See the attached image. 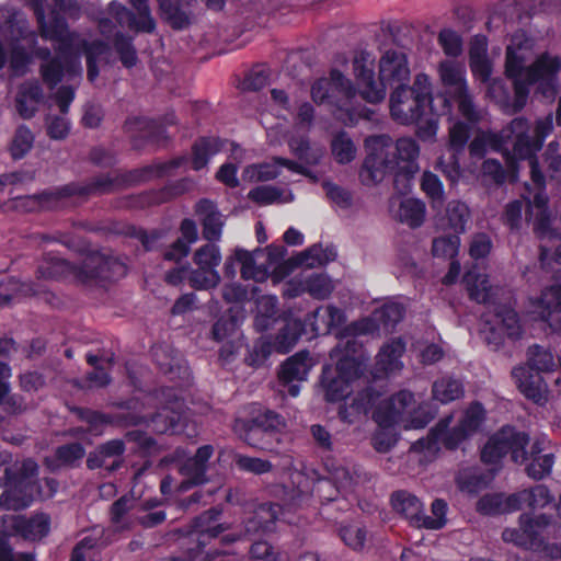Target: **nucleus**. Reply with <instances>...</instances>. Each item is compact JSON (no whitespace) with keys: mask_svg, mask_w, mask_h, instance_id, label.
Listing matches in <instances>:
<instances>
[{"mask_svg":"<svg viewBox=\"0 0 561 561\" xmlns=\"http://www.w3.org/2000/svg\"><path fill=\"white\" fill-rule=\"evenodd\" d=\"M35 12L41 24L42 35L55 43L56 57L47 59L41 67L44 81L56 85L66 76H80L82 68L80 64L81 51L87 55L88 77L93 81L99 75L95 61L99 56L106 51V46L101 42H94L88 46L79 35L69 33L64 21L54 12L46 18L42 8L36 2Z\"/></svg>","mask_w":561,"mask_h":561,"instance_id":"1","label":"nucleus"},{"mask_svg":"<svg viewBox=\"0 0 561 561\" xmlns=\"http://www.w3.org/2000/svg\"><path fill=\"white\" fill-rule=\"evenodd\" d=\"M428 76L419 73L413 87L394 89L390 98V111L394 121L408 125L419 122L417 136L433 140L438 130V117L449 112V102L444 95L432 96Z\"/></svg>","mask_w":561,"mask_h":561,"instance_id":"2","label":"nucleus"},{"mask_svg":"<svg viewBox=\"0 0 561 561\" xmlns=\"http://www.w3.org/2000/svg\"><path fill=\"white\" fill-rule=\"evenodd\" d=\"M353 76L358 96L368 103H379L386 98V87L407 85L410 68L407 56L398 50H387L379 60V79L375 78V57L360 51L353 59Z\"/></svg>","mask_w":561,"mask_h":561,"instance_id":"3","label":"nucleus"},{"mask_svg":"<svg viewBox=\"0 0 561 561\" xmlns=\"http://www.w3.org/2000/svg\"><path fill=\"white\" fill-rule=\"evenodd\" d=\"M367 157L360 176L366 184H376L394 171L413 175L417 172L416 160L420 147L412 138H400L396 144V156L388 136H373L366 139Z\"/></svg>","mask_w":561,"mask_h":561,"instance_id":"4","label":"nucleus"},{"mask_svg":"<svg viewBox=\"0 0 561 561\" xmlns=\"http://www.w3.org/2000/svg\"><path fill=\"white\" fill-rule=\"evenodd\" d=\"M533 41L524 33H517L513 36L511 44L506 49L505 72L506 76L514 79L515 99L512 104L507 103V92L501 81H493L490 84V95L508 112L520 111L527 101L528 89L524 83L526 61L530 58L533 50Z\"/></svg>","mask_w":561,"mask_h":561,"instance_id":"5","label":"nucleus"},{"mask_svg":"<svg viewBox=\"0 0 561 561\" xmlns=\"http://www.w3.org/2000/svg\"><path fill=\"white\" fill-rule=\"evenodd\" d=\"M434 413L427 404H416L411 392L400 391L385 401L375 412L378 426L419 430L427 425Z\"/></svg>","mask_w":561,"mask_h":561,"instance_id":"6","label":"nucleus"},{"mask_svg":"<svg viewBox=\"0 0 561 561\" xmlns=\"http://www.w3.org/2000/svg\"><path fill=\"white\" fill-rule=\"evenodd\" d=\"M552 129L553 117L551 114L536 122L533 134H530V125L525 118H515L510 125L511 134L514 136V156L518 159H529L535 192H543L545 179L533 156L541 149L545 138Z\"/></svg>","mask_w":561,"mask_h":561,"instance_id":"7","label":"nucleus"},{"mask_svg":"<svg viewBox=\"0 0 561 561\" xmlns=\"http://www.w3.org/2000/svg\"><path fill=\"white\" fill-rule=\"evenodd\" d=\"M451 417H446L431 431L427 439H419L412 445L415 451L428 450L434 453L438 449V444L442 443L447 448H455L461 442L473 435L484 421V409L474 403L470 405L458 420V424L449 432L447 427L450 424Z\"/></svg>","mask_w":561,"mask_h":561,"instance_id":"8","label":"nucleus"},{"mask_svg":"<svg viewBox=\"0 0 561 561\" xmlns=\"http://www.w3.org/2000/svg\"><path fill=\"white\" fill-rule=\"evenodd\" d=\"M111 265L123 268L122 265L106 261L101 255H91L84 260L81 267H75L62 259L49 253L38 264L37 278L55 280L72 276L76 280L87 284L99 277L108 278L107 271Z\"/></svg>","mask_w":561,"mask_h":561,"instance_id":"9","label":"nucleus"},{"mask_svg":"<svg viewBox=\"0 0 561 561\" xmlns=\"http://www.w3.org/2000/svg\"><path fill=\"white\" fill-rule=\"evenodd\" d=\"M529 367H516L513 371V378L518 389L535 402H541L546 399L547 388L540 377V371H550L554 367L552 354L539 346L529 348Z\"/></svg>","mask_w":561,"mask_h":561,"instance_id":"10","label":"nucleus"},{"mask_svg":"<svg viewBox=\"0 0 561 561\" xmlns=\"http://www.w3.org/2000/svg\"><path fill=\"white\" fill-rule=\"evenodd\" d=\"M358 95L357 83L355 85L339 70H332L330 78L316 80L311 85V98L318 104L329 103L339 106L340 111L347 112V105ZM336 117L344 123L353 121L348 114L336 113Z\"/></svg>","mask_w":561,"mask_h":561,"instance_id":"11","label":"nucleus"},{"mask_svg":"<svg viewBox=\"0 0 561 561\" xmlns=\"http://www.w3.org/2000/svg\"><path fill=\"white\" fill-rule=\"evenodd\" d=\"M222 260L220 248L208 243L199 247L192 256L193 267L188 268V284L199 290L216 288L220 283L217 267Z\"/></svg>","mask_w":561,"mask_h":561,"instance_id":"12","label":"nucleus"},{"mask_svg":"<svg viewBox=\"0 0 561 561\" xmlns=\"http://www.w3.org/2000/svg\"><path fill=\"white\" fill-rule=\"evenodd\" d=\"M360 374V364L350 356L340 358L335 369L325 368L322 379L325 399L330 402L345 399L353 391L352 383Z\"/></svg>","mask_w":561,"mask_h":561,"instance_id":"13","label":"nucleus"},{"mask_svg":"<svg viewBox=\"0 0 561 561\" xmlns=\"http://www.w3.org/2000/svg\"><path fill=\"white\" fill-rule=\"evenodd\" d=\"M528 437L524 433L515 432L512 427H505L494 434L482 450V460L485 463H496L506 453H512L515 462L526 460L525 447Z\"/></svg>","mask_w":561,"mask_h":561,"instance_id":"14","label":"nucleus"},{"mask_svg":"<svg viewBox=\"0 0 561 561\" xmlns=\"http://www.w3.org/2000/svg\"><path fill=\"white\" fill-rule=\"evenodd\" d=\"M531 208V214L536 209L537 224L536 232L541 240V260H546L550 255V251L554 249V257L561 263V232L550 229L546 225V211L548 198L545 192H535L533 198L530 193L525 196Z\"/></svg>","mask_w":561,"mask_h":561,"instance_id":"15","label":"nucleus"},{"mask_svg":"<svg viewBox=\"0 0 561 561\" xmlns=\"http://www.w3.org/2000/svg\"><path fill=\"white\" fill-rule=\"evenodd\" d=\"M483 332L489 344L499 346L503 336L516 339L522 334V325L517 313L507 307L489 314L484 321Z\"/></svg>","mask_w":561,"mask_h":561,"instance_id":"16","label":"nucleus"},{"mask_svg":"<svg viewBox=\"0 0 561 561\" xmlns=\"http://www.w3.org/2000/svg\"><path fill=\"white\" fill-rule=\"evenodd\" d=\"M561 69V59L557 55L543 53L525 70L524 83L529 85L539 83L546 92H554L558 73Z\"/></svg>","mask_w":561,"mask_h":561,"instance_id":"17","label":"nucleus"},{"mask_svg":"<svg viewBox=\"0 0 561 561\" xmlns=\"http://www.w3.org/2000/svg\"><path fill=\"white\" fill-rule=\"evenodd\" d=\"M403 317V307L398 302H386L381 308L376 309L371 317L365 318L353 324L355 334L374 333L381 328L389 330Z\"/></svg>","mask_w":561,"mask_h":561,"instance_id":"18","label":"nucleus"},{"mask_svg":"<svg viewBox=\"0 0 561 561\" xmlns=\"http://www.w3.org/2000/svg\"><path fill=\"white\" fill-rule=\"evenodd\" d=\"M211 455L213 447L206 445L198 448L193 458H187L184 461L179 458V470L184 477V480L176 486L180 493L187 491L193 485L205 482L206 463Z\"/></svg>","mask_w":561,"mask_h":561,"instance_id":"19","label":"nucleus"},{"mask_svg":"<svg viewBox=\"0 0 561 561\" xmlns=\"http://www.w3.org/2000/svg\"><path fill=\"white\" fill-rule=\"evenodd\" d=\"M550 524V520L545 515L537 517H529L523 515L520 517L519 529H505L503 531V539L507 542H514L519 546L533 547L534 541Z\"/></svg>","mask_w":561,"mask_h":561,"instance_id":"20","label":"nucleus"},{"mask_svg":"<svg viewBox=\"0 0 561 561\" xmlns=\"http://www.w3.org/2000/svg\"><path fill=\"white\" fill-rule=\"evenodd\" d=\"M390 213L398 221L417 228L425 220L426 206L417 198L394 196L390 199Z\"/></svg>","mask_w":561,"mask_h":561,"instance_id":"21","label":"nucleus"},{"mask_svg":"<svg viewBox=\"0 0 561 561\" xmlns=\"http://www.w3.org/2000/svg\"><path fill=\"white\" fill-rule=\"evenodd\" d=\"M280 165L286 167L293 172L301 173L310 178L313 182L318 181V178L308 172L305 168L286 159H276L273 162L249 165L244 169L242 176L250 182L272 180L279 174L278 169Z\"/></svg>","mask_w":561,"mask_h":561,"instance_id":"22","label":"nucleus"},{"mask_svg":"<svg viewBox=\"0 0 561 561\" xmlns=\"http://www.w3.org/2000/svg\"><path fill=\"white\" fill-rule=\"evenodd\" d=\"M75 98V92L71 88L62 87L55 95L56 103L61 112V115H48L46 121L47 133L53 139H62L69 133V122L65 114L69 104Z\"/></svg>","mask_w":561,"mask_h":561,"instance_id":"23","label":"nucleus"},{"mask_svg":"<svg viewBox=\"0 0 561 561\" xmlns=\"http://www.w3.org/2000/svg\"><path fill=\"white\" fill-rule=\"evenodd\" d=\"M333 290L332 280L322 274L310 276L304 280L294 279L285 289V295L295 297L301 293H309L312 297L318 299L327 298Z\"/></svg>","mask_w":561,"mask_h":561,"instance_id":"24","label":"nucleus"},{"mask_svg":"<svg viewBox=\"0 0 561 561\" xmlns=\"http://www.w3.org/2000/svg\"><path fill=\"white\" fill-rule=\"evenodd\" d=\"M305 332L304 324L297 319H289L283 328L279 329L273 343L261 345V352L266 357L275 351L282 354L288 353L297 343L300 335Z\"/></svg>","mask_w":561,"mask_h":561,"instance_id":"25","label":"nucleus"},{"mask_svg":"<svg viewBox=\"0 0 561 561\" xmlns=\"http://www.w3.org/2000/svg\"><path fill=\"white\" fill-rule=\"evenodd\" d=\"M183 403L174 402L172 405L161 408L151 419L150 427L156 433H181L183 431L182 420L184 414L182 411Z\"/></svg>","mask_w":561,"mask_h":561,"instance_id":"26","label":"nucleus"},{"mask_svg":"<svg viewBox=\"0 0 561 561\" xmlns=\"http://www.w3.org/2000/svg\"><path fill=\"white\" fill-rule=\"evenodd\" d=\"M196 213L202 221L203 237L208 241L220 240L225 221L216 206L209 201H201Z\"/></svg>","mask_w":561,"mask_h":561,"instance_id":"27","label":"nucleus"},{"mask_svg":"<svg viewBox=\"0 0 561 561\" xmlns=\"http://www.w3.org/2000/svg\"><path fill=\"white\" fill-rule=\"evenodd\" d=\"M12 531L5 530L8 535L12 533L21 534L25 539L36 540L47 535L49 530V519L46 515H36L33 518L25 519L23 517L10 518Z\"/></svg>","mask_w":561,"mask_h":561,"instance_id":"28","label":"nucleus"},{"mask_svg":"<svg viewBox=\"0 0 561 561\" xmlns=\"http://www.w3.org/2000/svg\"><path fill=\"white\" fill-rule=\"evenodd\" d=\"M442 84L450 93L463 92L467 88L463 65L455 60L440 61L437 68Z\"/></svg>","mask_w":561,"mask_h":561,"instance_id":"29","label":"nucleus"},{"mask_svg":"<svg viewBox=\"0 0 561 561\" xmlns=\"http://www.w3.org/2000/svg\"><path fill=\"white\" fill-rule=\"evenodd\" d=\"M396 512L403 515L413 526L423 527V504L410 493L398 492L392 496Z\"/></svg>","mask_w":561,"mask_h":561,"instance_id":"30","label":"nucleus"},{"mask_svg":"<svg viewBox=\"0 0 561 561\" xmlns=\"http://www.w3.org/2000/svg\"><path fill=\"white\" fill-rule=\"evenodd\" d=\"M312 366L313 360L308 353H298L288 358L282 366L279 379L284 383H289L295 380L302 381L307 378Z\"/></svg>","mask_w":561,"mask_h":561,"instance_id":"31","label":"nucleus"},{"mask_svg":"<svg viewBox=\"0 0 561 561\" xmlns=\"http://www.w3.org/2000/svg\"><path fill=\"white\" fill-rule=\"evenodd\" d=\"M28 489H33V485L24 480L19 481L0 496V506L13 511L27 507L34 500L33 492Z\"/></svg>","mask_w":561,"mask_h":561,"instance_id":"32","label":"nucleus"},{"mask_svg":"<svg viewBox=\"0 0 561 561\" xmlns=\"http://www.w3.org/2000/svg\"><path fill=\"white\" fill-rule=\"evenodd\" d=\"M139 14V19H131L129 13L124 7L117 3H112L111 9L117 15H124L128 19L129 25L138 31L151 32L154 28V21L150 14V9L147 0H129ZM119 23H123V16H118Z\"/></svg>","mask_w":561,"mask_h":561,"instance_id":"33","label":"nucleus"},{"mask_svg":"<svg viewBox=\"0 0 561 561\" xmlns=\"http://www.w3.org/2000/svg\"><path fill=\"white\" fill-rule=\"evenodd\" d=\"M477 510L484 515L510 513L518 510V497L515 494H488L479 500Z\"/></svg>","mask_w":561,"mask_h":561,"instance_id":"34","label":"nucleus"},{"mask_svg":"<svg viewBox=\"0 0 561 561\" xmlns=\"http://www.w3.org/2000/svg\"><path fill=\"white\" fill-rule=\"evenodd\" d=\"M404 351L405 345L400 339L386 343L377 355V367L386 374L400 370L402 367L400 358Z\"/></svg>","mask_w":561,"mask_h":561,"instance_id":"35","label":"nucleus"},{"mask_svg":"<svg viewBox=\"0 0 561 561\" xmlns=\"http://www.w3.org/2000/svg\"><path fill=\"white\" fill-rule=\"evenodd\" d=\"M536 317L548 320L553 313H561V285H553L542 291L541 296L531 300Z\"/></svg>","mask_w":561,"mask_h":561,"instance_id":"36","label":"nucleus"},{"mask_svg":"<svg viewBox=\"0 0 561 561\" xmlns=\"http://www.w3.org/2000/svg\"><path fill=\"white\" fill-rule=\"evenodd\" d=\"M470 219V210L466 204L459 201L448 203L446 214L442 218V228L451 230L455 233L465 232Z\"/></svg>","mask_w":561,"mask_h":561,"instance_id":"37","label":"nucleus"},{"mask_svg":"<svg viewBox=\"0 0 561 561\" xmlns=\"http://www.w3.org/2000/svg\"><path fill=\"white\" fill-rule=\"evenodd\" d=\"M234 431L239 436L245 440L249 445L272 450L265 438L270 437L272 433L263 424L247 423L244 421H237Z\"/></svg>","mask_w":561,"mask_h":561,"instance_id":"38","label":"nucleus"},{"mask_svg":"<svg viewBox=\"0 0 561 561\" xmlns=\"http://www.w3.org/2000/svg\"><path fill=\"white\" fill-rule=\"evenodd\" d=\"M46 295V290L35 287L31 283H22L12 277H5L0 280V304L10 301L18 296H38Z\"/></svg>","mask_w":561,"mask_h":561,"instance_id":"39","label":"nucleus"},{"mask_svg":"<svg viewBox=\"0 0 561 561\" xmlns=\"http://www.w3.org/2000/svg\"><path fill=\"white\" fill-rule=\"evenodd\" d=\"M42 100V91L36 82L24 83L16 96V108L21 116L30 118L36 112Z\"/></svg>","mask_w":561,"mask_h":561,"instance_id":"40","label":"nucleus"},{"mask_svg":"<svg viewBox=\"0 0 561 561\" xmlns=\"http://www.w3.org/2000/svg\"><path fill=\"white\" fill-rule=\"evenodd\" d=\"M465 283L471 299L477 302H488L495 293V288L489 284L488 276L473 270L465 275Z\"/></svg>","mask_w":561,"mask_h":561,"instance_id":"41","label":"nucleus"},{"mask_svg":"<svg viewBox=\"0 0 561 561\" xmlns=\"http://www.w3.org/2000/svg\"><path fill=\"white\" fill-rule=\"evenodd\" d=\"M236 259L241 264L243 278L257 282L266 278V268L263 267L261 257L256 256V250L249 252L243 249H236Z\"/></svg>","mask_w":561,"mask_h":561,"instance_id":"42","label":"nucleus"},{"mask_svg":"<svg viewBox=\"0 0 561 561\" xmlns=\"http://www.w3.org/2000/svg\"><path fill=\"white\" fill-rule=\"evenodd\" d=\"M333 257L334 253L332 250L324 249L321 245H313L293 257L289 263L294 266L314 268L329 263Z\"/></svg>","mask_w":561,"mask_h":561,"instance_id":"43","label":"nucleus"},{"mask_svg":"<svg viewBox=\"0 0 561 561\" xmlns=\"http://www.w3.org/2000/svg\"><path fill=\"white\" fill-rule=\"evenodd\" d=\"M470 66L472 72L488 80L491 75V65L486 58V41L484 37H476L470 47Z\"/></svg>","mask_w":561,"mask_h":561,"instance_id":"44","label":"nucleus"},{"mask_svg":"<svg viewBox=\"0 0 561 561\" xmlns=\"http://www.w3.org/2000/svg\"><path fill=\"white\" fill-rule=\"evenodd\" d=\"M160 7L162 16L174 27L182 28L190 22L185 5H188V0L182 2L180 0H157Z\"/></svg>","mask_w":561,"mask_h":561,"instance_id":"45","label":"nucleus"},{"mask_svg":"<svg viewBox=\"0 0 561 561\" xmlns=\"http://www.w3.org/2000/svg\"><path fill=\"white\" fill-rule=\"evenodd\" d=\"M123 453V443L121 440H111L100 447L95 456H90L88 465L90 468L106 466L114 468L118 465L117 458Z\"/></svg>","mask_w":561,"mask_h":561,"instance_id":"46","label":"nucleus"},{"mask_svg":"<svg viewBox=\"0 0 561 561\" xmlns=\"http://www.w3.org/2000/svg\"><path fill=\"white\" fill-rule=\"evenodd\" d=\"M518 497V508L526 504L531 510L543 508L551 503L552 496L545 485H536L529 490L515 493Z\"/></svg>","mask_w":561,"mask_h":561,"instance_id":"47","label":"nucleus"},{"mask_svg":"<svg viewBox=\"0 0 561 561\" xmlns=\"http://www.w3.org/2000/svg\"><path fill=\"white\" fill-rule=\"evenodd\" d=\"M249 197L260 204L289 203L294 199L290 192L274 186H259L250 191Z\"/></svg>","mask_w":561,"mask_h":561,"instance_id":"48","label":"nucleus"},{"mask_svg":"<svg viewBox=\"0 0 561 561\" xmlns=\"http://www.w3.org/2000/svg\"><path fill=\"white\" fill-rule=\"evenodd\" d=\"M313 318L322 319V324H312V333L320 334L329 332L333 327L340 324L343 320V313L340 309L333 306H327L317 309L313 312Z\"/></svg>","mask_w":561,"mask_h":561,"instance_id":"49","label":"nucleus"},{"mask_svg":"<svg viewBox=\"0 0 561 561\" xmlns=\"http://www.w3.org/2000/svg\"><path fill=\"white\" fill-rule=\"evenodd\" d=\"M219 150V141L216 139H201L193 147L192 168L194 170L203 169L209 158Z\"/></svg>","mask_w":561,"mask_h":561,"instance_id":"50","label":"nucleus"},{"mask_svg":"<svg viewBox=\"0 0 561 561\" xmlns=\"http://www.w3.org/2000/svg\"><path fill=\"white\" fill-rule=\"evenodd\" d=\"M461 396L462 386L458 380L443 378L436 381L433 386V397L443 403L456 400Z\"/></svg>","mask_w":561,"mask_h":561,"instance_id":"51","label":"nucleus"},{"mask_svg":"<svg viewBox=\"0 0 561 561\" xmlns=\"http://www.w3.org/2000/svg\"><path fill=\"white\" fill-rule=\"evenodd\" d=\"M331 148L334 159L341 164L351 162L356 156V147L351 138L344 133H341L333 138Z\"/></svg>","mask_w":561,"mask_h":561,"instance_id":"52","label":"nucleus"},{"mask_svg":"<svg viewBox=\"0 0 561 561\" xmlns=\"http://www.w3.org/2000/svg\"><path fill=\"white\" fill-rule=\"evenodd\" d=\"M422 191L431 199L433 208L442 206L444 202V187L437 175L424 172L421 181Z\"/></svg>","mask_w":561,"mask_h":561,"instance_id":"53","label":"nucleus"},{"mask_svg":"<svg viewBox=\"0 0 561 561\" xmlns=\"http://www.w3.org/2000/svg\"><path fill=\"white\" fill-rule=\"evenodd\" d=\"M34 135L26 126H20L12 138L10 152L14 159L23 158L33 147Z\"/></svg>","mask_w":561,"mask_h":561,"instance_id":"54","label":"nucleus"},{"mask_svg":"<svg viewBox=\"0 0 561 561\" xmlns=\"http://www.w3.org/2000/svg\"><path fill=\"white\" fill-rule=\"evenodd\" d=\"M329 479L335 485L337 492H348L355 482L354 474L341 463H331L328 467Z\"/></svg>","mask_w":561,"mask_h":561,"instance_id":"55","label":"nucleus"},{"mask_svg":"<svg viewBox=\"0 0 561 561\" xmlns=\"http://www.w3.org/2000/svg\"><path fill=\"white\" fill-rule=\"evenodd\" d=\"M552 466L553 457L551 454L540 455L539 450H534L526 471L530 478L540 480L550 473Z\"/></svg>","mask_w":561,"mask_h":561,"instance_id":"56","label":"nucleus"},{"mask_svg":"<svg viewBox=\"0 0 561 561\" xmlns=\"http://www.w3.org/2000/svg\"><path fill=\"white\" fill-rule=\"evenodd\" d=\"M457 234L436 238L433 241V255L438 259L453 260L457 255L460 245V239Z\"/></svg>","mask_w":561,"mask_h":561,"instance_id":"57","label":"nucleus"},{"mask_svg":"<svg viewBox=\"0 0 561 561\" xmlns=\"http://www.w3.org/2000/svg\"><path fill=\"white\" fill-rule=\"evenodd\" d=\"M289 147L295 154H297L300 159H304L307 163L316 164L323 156L321 149L310 148L308 141L305 139H291Z\"/></svg>","mask_w":561,"mask_h":561,"instance_id":"58","label":"nucleus"},{"mask_svg":"<svg viewBox=\"0 0 561 561\" xmlns=\"http://www.w3.org/2000/svg\"><path fill=\"white\" fill-rule=\"evenodd\" d=\"M447 504L443 500L432 503V515L423 517V527L426 529H440L446 525Z\"/></svg>","mask_w":561,"mask_h":561,"instance_id":"59","label":"nucleus"},{"mask_svg":"<svg viewBox=\"0 0 561 561\" xmlns=\"http://www.w3.org/2000/svg\"><path fill=\"white\" fill-rule=\"evenodd\" d=\"M276 298L274 296H262L257 300V316L255 319V325L261 329H267V319L273 317L276 311Z\"/></svg>","mask_w":561,"mask_h":561,"instance_id":"60","label":"nucleus"},{"mask_svg":"<svg viewBox=\"0 0 561 561\" xmlns=\"http://www.w3.org/2000/svg\"><path fill=\"white\" fill-rule=\"evenodd\" d=\"M280 506L278 504H264L261 505L255 512V518L260 528L264 531H271L273 524L280 514Z\"/></svg>","mask_w":561,"mask_h":561,"instance_id":"61","label":"nucleus"},{"mask_svg":"<svg viewBox=\"0 0 561 561\" xmlns=\"http://www.w3.org/2000/svg\"><path fill=\"white\" fill-rule=\"evenodd\" d=\"M328 198L340 209L346 210L353 206V198L351 194L336 186L335 184L325 182L323 184Z\"/></svg>","mask_w":561,"mask_h":561,"instance_id":"62","label":"nucleus"},{"mask_svg":"<svg viewBox=\"0 0 561 561\" xmlns=\"http://www.w3.org/2000/svg\"><path fill=\"white\" fill-rule=\"evenodd\" d=\"M134 501L122 497L112 506V522L117 529H125L130 526V522L126 520L125 515L133 508Z\"/></svg>","mask_w":561,"mask_h":561,"instance_id":"63","label":"nucleus"},{"mask_svg":"<svg viewBox=\"0 0 561 561\" xmlns=\"http://www.w3.org/2000/svg\"><path fill=\"white\" fill-rule=\"evenodd\" d=\"M500 146V140L493 134L481 133L478 134L470 144V153L473 157H482L488 148L496 149Z\"/></svg>","mask_w":561,"mask_h":561,"instance_id":"64","label":"nucleus"}]
</instances>
